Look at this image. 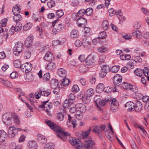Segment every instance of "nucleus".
Returning a JSON list of instances; mask_svg holds the SVG:
<instances>
[{
    "label": "nucleus",
    "instance_id": "052dcab7",
    "mask_svg": "<svg viewBox=\"0 0 149 149\" xmlns=\"http://www.w3.org/2000/svg\"><path fill=\"white\" fill-rule=\"evenodd\" d=\"M102 60L101 61L100 60L99 62L100 65L102 67V69H105V71L107 72V70L109 69V67L106 65L102 64Z\"/></svg>",
    "mask_w": 149,
    "mask_h": 149
},
{
    "label": "nucleus",
    "instance_id": "9b49d317",
    "mask_svg": "<svg viewBox=\"0 0 149 149\" xmlns=\"http://www.w3.org/2000/svg\"><path fill=\"white\" fill-rule=\"evenodd\" d=\"M8 132L9 137L11 138L14 137L15 135V127L13 125L10 127Z\"/></svg>",
    "mask_w": 149,
    "mask_h": 149
},
{
    "label": "nucleus",
    "instance_id": "8fccbe9b",
    "mask_svg": "<svg viewBox=\"0 0 149 149\" xmlns=\"http://www.w3.org/2000/svg\"><path fill=\"white\" fill-rule=\"evenodd\" d=\"M47 5L49 8L54 7L55 5V2L54 0H50V1L47 3Z\"/></svg>",
    "mask_w": 149,
    "mask_h": 149
},
{
    "label": "nucleus",
    "instance_id": "7c9ffc66",
    "mask_svg": "<svg viewBox=\"0 0 149 149\" xmlns=\"http://www.w3.org/2000/svg\"><path fill=\"white\" fill-rule=\"evenodd\" d=\"M20 11V9L17 6H15L13 8L12 12L14 15L19 14Z\"/></svg>",
    "mask_w": 149,
    "mask_h": 149
},
{
    "label": "nucleus",
    "instance_id": "72a5a7b5",
    "mask_svg": "<svg viewBox=\"0 0 149 149\" xmlns=\"http://www.w3.org/2000/svg\"><path fill=\"white\" fill-rule=\"evenodd\" d=\"M102 131V125H100L95 127L93 130V131L95 132L99 133Z\"/></svg>",
    "mask_w": 149,
    "mask_h": 149
},
{
    "label": "nucleus",
    "instance_id": "f257e3e1",
    "mask_svg": "<svg viewBox=\"0 0 149 149\" xmlns=\"http://www.w3.org/2000/svg\"><path fill=\"white\" fill-rule=\"evenodd\" d=\"M46 123L50 127L57 133V136L58 138L63 140V138L67 136H70V134L67 132L63 131L58 125L50 120H45Z\"/></svg>",
    "mask_w": 149,
    "mask_h": 149
},
{
    "label": "nucleus",
    "instance_id": "603ef678",
    "mask_svg": "<svg viewBox=\"0 0 149 149\" xmlns=\"http://www.w3.org/2000/svg\"><path fill=\"white\" fill-rule=\"evenodd\" d=\"M56 16L57 18L61 17L64 15L63 12L61 10H58L56 12Z\"/></svg>",
    "mask_w": 149,
    "mask_h": 149
},
{
    "label": "nucleus",
    "instance_id": "49530a36",
    "mask_svg": "<svg viewBox=\"0 0 149 149\" xmlns=\"http://www.w3.org/2000/svg\"><path fill=\"white\" fill-rule=\"evenodd\" d=\"M50 78V74L49 73H46L43 76V79L44 81H48Z\"/></svg>",
    "mask_w": 149,
    "mask_h": 149
},
{
    "label": "nucleus",
    "instance_id": "ea45409f",
    "mask_svg": "<svg viewBox=\"0 0 149 149\" xmlns=\"http://www.w3.org/2000/svg\"><path fill=\"white\" fill-rule=\"evenodd\" d=\"M87 97H90L94 94L93 89L92 88L88 89L86 93Z\"/></svg>",
    "mask_w": 149,
    "mask_h": 149
},
{
    "label": "nucleus",
    "instance_id": "338daca9",
    "mask_svg": "<svg viewBox=\"0 0 149 149\" xmlns=\"http://www.w3.org/2000/svg\"><path fill=\"white\" fill-rule=\"evenodd\" d=\"M107 36L106 32L104 31L101 32L100 33L99 37H98L99 39L105 38Z\"/></svg>",
    "mask_w": 149,
    "mask_h": 149
},
{
    "label": "nucleus",
    "instance_id": "a18cd8bd",
    "mask_svg": "<svg viewBox=\"0 0 149 149\" xmlns=\"http://www.w3.org/2000/svg\"><path fill=\"white\" fill-rule=\"evenodd\" d=\"M49 100L42 102L43 104H45V108L47 109H50L52 107V104L51 103L49 102Z\"/></svg>",
    "mask_w": 149,
    "mask_h": 149
},
{
    "label": "nucleus",
    "instance_id": "5fc2aeb1",
    "mask_svg": "<svg viewBox=\"0 0 149 149\" xmlns=\"http://www.w3.org/2000/svg\"><path fill=\"white\" fill-rule=\"evenodd\" d=\"M57 118L60 121H62L64 118V114L62 112L58 113L57 114Z\"/></svg>",
    "mask_w": 149,
    "mask_h": 149
},
{
    "label": "nucleus",
    "instance_id": "6e6552de",
    "mask_svg": "<svg viewBox=\"0 0 149 149\" xmlns=\"http://www.w3.org/2000/svg\"><path fill=\"white\" fill-rule=\"evenodd\" d=\"M142 108V104L141 102L139 100L136 101L134 103L133 111L139 112L141 110Z\"/></svg>",
    "mask_w": 149,
    "mask_h": 149
},
{
    "label": "nucleus",
    "instance_id": "680f3d73",
    "mask_svg": "<svg viewBox=\"0 0 149 149\" xmlns=\"http://www.w3.org/2000/svg\"><path fill=\"white\" fill-rule=\"evenodd\" d=\"M70 36L72 38H76L78 36L77 31L75 29L73 30L71 32Z\"/></svg>",
    "mask_w": 149,
    "mask_h": 149
},
{
    "label": "nucleus",
    "instance_id": "20e7f679",
    "mask_svg": "<svg viewBox=\"0 0 149 149\" xmlns=\"http://www.w3.org/2000/svg\"><path fill=\"white\" fill-rule=\"evenodd\" d=\"M22 25L21 22H17L15 26H12L9 30V32L10 34H14L15 31L18 32L20 31L22 28Z\"/></svg>",
    "mask_w": 149,
    "mask_h": 149
},
{
    "label": "nucleus",
    "instance_id": "f03ea898",
    "mask_svg": "<svg viewBox=\"0 0 149 149\" xmlns=\"http://www.w3.org/2000/svg\"><path fill=\"white\" fill-rule=\"evenodd\" d=\"M134 73L136 75L140 77L144 75L149 81V70L146 68H145L143 70L137 69L135 70Z\"/></svg>",
    "mask_w": 149,
    "mask_h": 149
},
{
    "label": "nucleus",
    "instance_id": "c85d7f7f",
    "mask_svg": "<svg viewBox=\"0 0 149 149\" xmlns=\"http://www.w3.org/2000/svg\"><path fill=\"white\" fill-rule=\"evenodd\" d=\"M46 68L47 69L52 70L56 68V64L54 63L50 62L47 65Z\"/></svg>",
    "mask_w": 149,
    "mask_h": 149
},
{
    "label": "nucleus",
    "instance_id": "cd10ccee",
    "mask_svg": "<svg viewBox=\"0 0 149 149\" xmlns=\"http://www.w3.org/2000/svg\"><path fill=\"white\" fill-rule=\"evenodd\" d=\"M51 85L52 87L54 88L57 87V86L59 87L60 84H58V80L56 79H52L50 82Z\"/></svg>",
    "mask_w": 149,
    "mask_h": 149
},
{
    "label": "nucleus",
    "instance_id": "0e129e2a",
    "mask_svg": "<svg viewBox=\"0 0 149 149\" xmlns=\"http://www.w3.org/2000/svg\"><path fill=\"white\" fill-rule=\"evenodd\" d=\"M31 27V24L30 23L26 24L23 27V29L25 31L29 30Z\"/></svg>",
    "mask_w": 149,
    "mask_h": 149
},
{
    "label": "nucleus",
    "instance_id": "69168bd1",
    "mask_svg": "<svg viewBox=\"0 0 149 149\" xmlns=\"http://www.w3.org/2000/svg\"><path fill=\"white\" fill-rule=\"evenodd\" d=\"M31 55V53L30 51H26L24 54V57L26 59L29 58Z\"/></svg>",
    "mask_w": 149,
    "mask_h": 149
},
{
    "label": "nucleus",
    "instance_id": "58836bf2",
    "mask_svg": "<svg viewBox=\"0 0 149 149\" xmlns=\"http://www.w3.org/2000/svg\"><path fill=\"white\" fill-rule=\"evenodd\" d=\"M131 84L126 82H123L122 84V88L128 90L129 87Z\"/></svg>",
    "mask_w": 149,
    "mask_h": 149
},
{
    "label": "nucleus",
    "instance_id": "2f4dec72",
    "mask_svg": "<svg viewBox=\"0 0 149 149\" xmlns=\"http://www.w3.org/2000/svg\"><path fill=\"white\" fill-rule=\"evenodd\" d=\"M14 65L15 68H20L21 70V68H22L21 62L19 60H17L14 61Z\"/></svg>",
    "mask_w": 149,
    "mask_h": 149
},
{
    "label": "nucleus",
    "instance_id": "1a4fd4ad",
    "mask_svg": "<svg viewBox=\"0 0 149 149\" xmlns=\"http://www.w3.org/2000/svg\"><path fill=\"white\" fill-rule=\"evenodd\" d=\"M109 15L110 16H113L114 14H116L117 17L120 20V17H121V11L120 10H118V12H116L113 8H111L109 9Z\"/></svg>",
    "mask_w": 149,
    "mask_h": 149
},
{
    "label": "nucleus",
    "instance_id": "aec40b11",
    "mask_svg": "<svg viewBox=\"0 0 149 149\" xmlns=\"http://www.w3.org/2000/svg\"><path fill=\"white\" fill-rule=\"evenodd\" d=\"M57 73L59 76L61 77H64L67 74L66 70L63 68L58 69L57 72Z\"/></svg>",
    "mask_w": 149,
    "mask_h": 149
},
{
    "label": "nucleus",
    "instance_id": "7ed1b4c3",
    "mask_svg": "<svg viewBox=\"0 0 149 149\" xmlns=\"http://www.w3.org/2000/svg\"><path fill=\"white\" fill-rule=\"evenodd\" d=\"M23 44L21 42H17L13 47V54L15 56H19L20 53L23 51Z\"/></svg>",
    "mask_w": 149,
    "mask_h": 149
},
{
    "label": "nucleus",
    "instance_id": "e2e57ef3",
    "mask_svg": "<svg viewBox=\"0 0 149 149\" xmlns=\"http://www.w3.org/2000/svg\"><path fill=\"white\" fill-rule=\"evenodd\" d=\"M82 42L84 46H87L91 44V42L86 38L83 39Z\"/></svg>",
    "mask_w": 149,
    "mask_h": 149
},
{
    "label": "nucleus",
    "instance_id": "09e8293b",
    "mask_svg": "<svg viewBox=\"0 0 149 149\" xmlns=\"http://www.w3.org/2000/svg\"><path fill=\"white\" fill-rule=\"evenodd\" d=\"M105 70V69H101L100 72L99 74V76L100 78H103L106 75L107 72Z\"/></svg>",
    "mask_w": 149,
    "mask_h": 149
},
{
    "label": "nucleus",
    "instance_id": "de8ad7c7",
    "mask_svg": "<svg viewBox=\"0 0 149 149\" xmlns=\"http://www.w3.org/2000/svg\"><path fill=\"white\" fill-rule=\"evenodd\" d=\"M9 120H11L10 115L9 113H6L4 114L3 118V121Z\"/></svg>",
    "mask_w": 149,
    "mask_h": 149
},
{
    "label": "nucleus",
    "instance_id": "a211bd4d",
    "mask_svg": "<svg viewBox=\"0 0 149 149\" xmlns=\"http://www.w3.org/2000/svg\"><path fill=\"white\" fill-rule=\"evenodd\" d=\"M29 148L30 149H37L38 148L36 142L34 140H31L29 141Z\"/></svg>",
    "mask_w": 149,
    "mask_h": 149
},
{
    "label": "nucleus",
    "instance_id": "9d476101",
    "mask_svg": "<svg viewBox=\"0 0 149 149\" xmlns=\"http://www.w3.org/2000/svg\"><path fill=\"white\" fill-rule=\"evenodd\" d=\"M44 58L47 61H51L54 60V57L51 52L48 51L46 52Z\"/></svg>",
    "mask_w": 149,
    "mask_h": 149
},
{
    "label": "nucleus",
    "instance_id": "f3484780",
    "mask_svg": "<svg viewBox=\"0 0 149 149\" xmlns=\"http://www.w3.org/2000/svg\"><path fill=\"white\" fill-rule=\"evenodd\" d=\"M37 137L38 141L42 144H44L47 141V139L45 136L41 134H38Z\"/></svg>",
    "mask_w": 149,
    "mask_h": 149
},
{
    "label": "nucleus",
    "instance_id": "79ce46f5",
    "mask_svg": "<svg viewBox=\"0 0 149 149\" xmlns=\"http://www.w3.org/2000/svg\"><path fill=\"white\" fill-rule=\"evenodd\" d=\"M120 68V66L114 65L111 68V71L112 73H116L117 72Z\"/></svg>",
    "mask_w": 149,
    "mask_h": 149
},
{
    "label": "nucleus",
    "instance_id": "473e14b6",
    "mask_svg": "<svg viewBox=\"0 0 149 149\" xmlns=\"http://www.w3.org/2000/svg\"><path fill=\"white\" fill-rule=\"evenodd\" d=\"M33 19L35 22H40L41 21L42 17H39L36 14L33 13L32 15Z\"/></svg>",
    "mask_w": 149,
    "mask_h": 149
},
{
    "label": "nucleus",
    "instance_id": "3c124183",
    "mask_svg": "<svg viewBox=\"0 0 149 149\" xmlns=\"http://www.w3.org/2000/svg\"><path fill=\"white\" fill-rule=\"evenodd\" d=\"M131 58V56L129 54H122V60H129Z\"/></svg>",
    "mask_w": 149,
    "mask_h": 149
},
{
    "label": "nucleus",
    "instance_id": "13d9d810",
    "mask_svg": "<svg viewBox=\"0 0 149 149\" xmlns=\"http://www.w3.org/2000/svg\"><path fill=\"white\" fill-rule=\"evenodd\" d=\"M10 149H21L20 147L17 146L14 143H11L10 145Z\"/></svg>",
    "mask_w": 149,
    "mask_h": 149
},
{
    "label": "nucleus",
    "instance_id": "5701e85b",
    "mask_svg": "<svg viewBox=\"0 0 149 149\" xmlns=\"http://www.w3.org/2000/svg\"><path fill=\"white\" fill-rule=\"evenodd\" d=\"M86 62L88 65H92L94 63L93 57L91 55H89L86 59Z\"/></svg>",
    "mask_w": 149,
    "mask_h": 149
},
{
    "label": "nucleus",
    "instance_id": "a19ab883",
    "mask_svg": "<svg viewBox=\"0 0 149 149\" xmlns=\"http://www.w3.org/2000/svg\"><path fill=\"white\" fill-rule=\"evenodd\" d=\"M91 130V128L90 127L86 131L82 132V135L83 136V138H84L87 137L90 133Z\"/></svg>",
    "mask_w": 149,
    "mask_h": 149
},
{
    "label": "nucleus",
    "instance_id": "e433bc0d",
    "mask_svg": "<svg viewBox=\"0 0 149 149\" xmlns=\"http://www.w3.org/2000/svg\"><path fill=\"white\" fill-rule=\"evenodd\" d=\"M54 145L52 143H49L47 144L44 147V149H54Z\"/></svg>",
    "mask_w": 149,
    "mask_h": 149
},
{
    "label": "nucleus",
    "instance_id": "ddd939ff",
    "mask_svg": "<svg viewBox=\"0 0 149 149\" xmlns=\"http://www.w3.org/2000/svg\"><path fill=\"white\" fill-rule=\"evenodd\" d=\"M33 37V36H29L26 38L24 43L26 47H29L31 46Z\"/></svg>",
    "mask_w": 149,
    "mask_h": 149
},
{
    "label": "nucleus",
    "instance_id": "c9c22d12",
    "mask_svg": "<svg viewBox=\"0 0 149 149\" xmlns=\"http://www.w3.org/2000/svg\"><path fill=\"white\" fill-rule=\"evenodd\" d=\"M40 93L41 94V95L46 97L48 96L51 94L50 92L47 91H43L42 89L40 90Z\"/></svg>",
    "mask_w": 149,
    "mask_h": 149
},
{
    "label": "nucleus",
    "instance_id": "39448f33",
    "mask_svg": "<svg viewBox=\"0 0 149 149\" xmlns=\"http://www.w3.org/2000/svg\"><path fill=\"white\" fill-rule=\"evenodd\" d=\"M115 87L121 88V76L119 74H116L113 78Z\"/></svg>",
    "mask_w": 149,
    "mask_h": 149
},
{
    "label": "nucleus",
    "instance_id": "393cba45",
    "mask_svg": "<svg viewBox=\"0 0 149 149\" xmlns=\"http://www.w3.org/2000/svg\"><path fill=\"white\" fill-rule=\"evenodd\" d=\"M70 83V80L68 79H63L62 83L60 84V86L59 87L63 88L64 87L68 86Z\"/></svg>",
    "mask_w": 149,
    "mask_h": 149
},
{
    "label": "nucleus",
    "instance_id": "0eeeda50",
    "mask_svg": "<svg viewBox=\"0 0 149 149\" xmlns=\"http://www.w3.org/2000/svg\"><path fill=\"white\" fill-rule=\"evenodd\" d=\"M84 145L87 149H94L93 146L95 145V143L91 139H87L85 141Z\"/></svg>",
    "mask_w": 149,
    "mask_h": 149
},
{
    "label": "nucleus",
    "instance_id": "37998d69",
    "mask_svg": "<svg viewBox=\"0 0 149 149\" xmlns=\"http://www.w3.org/2000/svg\"><path fill=\"white\" fill-rule=\"evenodd\" d=\"M112 86H108L104 87L103 91L107 93H109L112 92Z\"/></svg>",
    "mask_w": 149,
    "mask_h": 149
},
{
    "label": "nucleus",
    "instance_id": "f704fd0d",
    "mask_svg": "<svg viewBox=\"0 0 149 149\" xmlns=\"http://www.w3.org/2000/svg\"><path fill=\"white\" fill-rule=\"evenodd\" d=\"M130 90L134 93L137 92L138 90V88L136 86L131 84L130 86L129 87L128 90Z\"/></svg>",
    "mask_w": 149,
    "mask_h": 149
},
{
    "label": "nucleus",
    "instance_id": "c756f323",
    "mask_svg": "<svg viewBox=\"0 0 149 149\" xmlns=\"http://www.w3.org/2000/svg\"><path fill=\"white\" fill-rule=\"evenodd\" d=\"M133 36L137 38H139L141 36V32L138 30H133L132 33Z\"/></svg>",
    "mask_w": 149,
    "mask_h": 149
},
{
    "label": "nucleus",
    "instance_id": "dca6fc26",
    "mask_svg": "<svg viewBox=\"0 0 149 149\" xmlns=\"http://www.w3.org/2000/svg\"><path fill=\"white\" fill-rule=\"evenodd\" d=\"M110 102H111V109H116L117 108V107L119 105L118 102L115 98L112 99Z\"/></svg>",
    "mask_w": 149,
    "mask_h": 149
},
{
    "label": "nucleus",
    "instance_id": "774afa93",
    "mask_svg": "<svg viewBox=\"0 0 149 149\" xmlns=\"http://www.w3.org/2000/svg\"><path fill=\"white\" fill-rule=\"evenodd\" d=\"M86 14L87 15H91L93 12V10L91 8H89L85 10Z\"/></svg>",
    "mask_w": 149,
    "mask_h": 149
},
{
    "label": "nucleus",
    "instance_id": "4be33fe9",
    "mask_svg": "<svg viewBox=\"0 0 149 149\" xmlns=\"http://www.w3.org/2000/svg\"><path fill=\"white\" fill-rule=\"evenodd\" d=\"M70 142L71 144L73 146H75L76 147L79 144H81L80 140L77 138H73L71 139L70 140Z\"/></svg>",
    "mask_w": 149,
    "mask_h": 149
},
{
    "label": "nucleus",
    "instance_id": "4c0bfd02",
    "mask_svg": "<svg viewBox=\"0 0 149 149\" xmlns=\"http://www.w3.org/2000/svg\"><path fill=\"white\" fill-rule=\"evenodd\" d=\"M113 133L112 132H107L105 133V134L107 139L109 140L112 141L113 139Z\"/></svg>",
    "mask_w": 149,
    "mask_h": 149
},
{
    "label": "nucleus",
    "instance_id": "4468645a",
    "mask_svg": "<svg viewBox=\"0 0 149 149\" xmlns=\"http://www.w3.org/2000/svg\"><path fill=\"white\" fill-rule=\"evenodd\" d=\"M134 107V103L132 102H128L125 104V108L130 111H133Z\"/></svg>",
    "mask_w": 149,
    "mask_h": 149
},
{
    "label": "nucleus",
    "instance_id": "412c9836",
    "mask_svg": "<svg viewBox=\"0 0 149 149\" xmlns=\"http://www.w3.org/2000/svg\"><path fill=\"white\" fill-rule=\"evenodd\" d=\"M7 137V134L3 130L0 131V142H4Z\"/></svg>",
    "mask_w": 149,
    "mask_h": 149
},
{
    "label": "nucleus",
    "instance_id": "4d7b16f0",
    "mask_svg": "<svg viewBox=\"0 0 149 149\" xmlns=\"http://www.w3.org/2000/svg\"><path fill=\"white\" fill-rule=\"evenodd\" d=\"M108 50L107 48L103 46H102L100 47H99L98 49V52L100 53H104L107 51Z\"/></svg>",
    "mask_w": 149,
    "mask_h": 149
},
{
    "label": "nucleus",
    "instance_id": "423d86ee",
    "mask_svg": "<svg viewBox=\"0 0 149 149\" xmlns=\"http://www.w3.org/2000/svg\"><path fill=\"white\" fill-rule=\"evenodd\" d=\"M22 68L21 70L23 72H25L26 73L30 72L32 69V65L29 62H27L25 63L22 64Z\"/></svg>",
    "mask_w": 149,
    "mask_h": 149
},
{
    "label": "nucleus",
    "instance_id": "bf43d9fd",
    "mask_svg": "<svg viewBox=\"0 0 149 149\" xmlns=\"http://www.w3.org/2000/svg\"><path fill=\"white\" fill-rule=\"evenodd\" d=\"M76 117L78 119H81L83 118V113L80 111H78L76 112Z\"/></svg>",
    "mask_w": 149,
    "mask_h": 149
},
{
    "label": "nucleus",
    "instance_id": "864d4df0",
    "mask_svg": "<svg viewBox=\"0 0 149 149\" xmlns=\"http://www.w3.org/2000/svg\"><path fill=\"white\" fill-rule=\"evenodd\" d=\"M85 10L84 9H81L77 13V15L78 16L80 17L86 14Z\"/></svg>",
    "mask_w": 149,
    "mask_h": 149
},
{
    "label": "nucleus",
    "instance_id": "c03bdc74",
    "mask_svg": "<svg viewBox=\"0 0 149 149\" xmlns=\"http://www.w3.org/2000/svg\"><path fill=\"white\" fill-rule=\"evenodd\" d=\"M13 19L15 22H19L22 20V17L21 15L19 14L15 15L14 16Z\"/></svg>",
    "mask_w": 149,
    "mask_h": 149
},
{
    "label": "nucleus",
    "instance_id": "bb28decb",
    "mask_svg": "<svg viewBox=\"0 0 149 149\" xmlns=\"http://www.w3.org/2000/svg\"><path fill=\"white\" fill-rule=\"evenodd\" d=\"M0 81L3 85L7 87H12V85L11 83L7 80H4L1 79Z\"/></svg>",
    "mask_w": 149,
    "mask_h": 149
},
{
    "label": "nucleus",
    "instance_id": "6ab92c4d",
    "mask_svg": "<svg viewBox=\"0 0 149 149\" xmlns=\"http://www.w3.org/2000/svg\"><path fill=\"white\" fill-rule=\"evenodd\" d=\"M95 102L96 103L98 107H99L98 104L100 106H104L108 102V101L107 100H101L100 99H98L97 100L96 99V98H95Z\"/></svg>",
    "mask_w": 149,
    "mask_h": 149
},
{
    "label": "nucleus",
    "instance_id": "a878e982",
    "mask_svg": "<svg viewBox=\"0 0 149 149\" xmlns=\"http://www.w3.org/2000/svg\"><path fill=\"white\" fill-rule=\"evenodd\" d=\"M104 88V84L102 83H100L96 86V90L97 92L100 93L103 91Z\"/></svg>",
    "mask_w": 149,
    "mask_h": 149
},
{
    "label": "nucleus",
    "instance_id": "2eb2a0df",
    "mask_svg": "<svg viewBox=\"0 0 149 149\" xmlns=\"http://www.w3.org/2000/svg\"><path fill=\"white\" fill-rule=\"evenodd\" d=\"M77 21L79 27H80L82 25H85L87 22V20L86 19L81 17L78 18L77 20Z\"/></svg>",
    "mask_w": 149,
    "mask_h": 149
},
{
    "label": "nucleus",
    "instance_id": "b1692460",
    "mask_svg": "<svg viewBox=\"0 0 149 149\" xmlns=\"http://www.w3.org/2000/svg\"><path fill=\"white\" fill-rule=\"evenodd\" d=\"M12 117L15 123L17 125H19L20 123V120L17 115L16 113H13L12 114Z\"/></svg>",
    "mask_w": 149,
    "mask_h": 149
},
{
    "label": "nucleus",
    "instance_id": "6e6d98bb",
    "mask_svg": "<svg viewBox=\"0 0 149 149\" xmlns=\"http://www.w3.org/2000/svg\"><path fill=\"white\" fill-rule=\"evenodd\" d=\"M102 26L104 30H106L108 29L109 24L107 20H104L103 22Z\"/></svg>",
    "mask_w": 149,
    "mask_h": 149
},
{
    "label": "nucleus",
    "instance_id": "f8f14e48",
    "mask_svg": "<svg viewBox=\"0 0 149 149\" xmlns=\"http://www.w3.org/2000/svg\"><path fill=\"white\" fill-rule=\"evenodd\" d=\"M34 75L33 73L31 72L26 73L25 75V80L27 81H31L34 79Z\"/></svg>",
    "mask_w": 149,
    "mask_h": 149
}]
</instances>
